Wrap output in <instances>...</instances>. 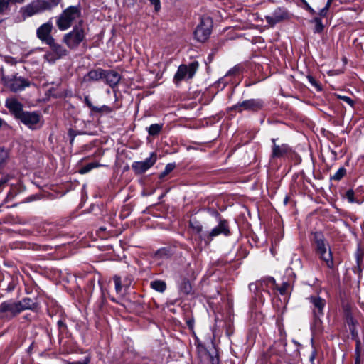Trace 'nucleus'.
<instances>
[{"instance_id": "obj_1", "label": "nucleus", "mask_w": 364, "mask_h": 364, "mask_svg": "<svg viewBox=\"0 0 364 364\" xmlns=\"http://www.w3.org/2000/svg\"><path fill=\"white\" fill-rule=\"evenodd\" d=\"M75 22L77 24L83 23L80 6H70L63 10L58 17L56 24L60 30L64 31L69 28Z\"/></svg>"}, {"instance_id": "obj_2", "label": "nucleus", "mask_w": 364, "mask_h": 364, "mask_svg": "<svg viewBox=\"0 0 364 364\" xmlns=\"http://www.w3.org/2000/svg\"><path fill=\"white\" fill-rule=\"evenodd\" d=\"M212 28V18L209 16H202L193 33L195 39L198 43H205L210 36Z\"/></svg>"}, {"instance_id": "obj_3", "label": "nucleus", "mask_w": 364, "mask_h": 364, "mask_svg": "<svg viewBox=\"0 0 364 364\" xmlns=\"http://www.w3.org/2000/svg\"><path fill=\"white\" fill-rule=\"evenodd\" d=\"M314 239L316 245L317 254L319 255L320 258L325 262L328 267L332 268L333 267V261L328 245L326 243L321 233H315Z\"/></svg>"}, {"instance_id": "obj_4", "label": "nucleus", "mask_w": 364, "mask_h": 364, "mask_svg": "<svg viewBox=\"0 0 364 364\" xmlns=\"http://www.w3.org/2000/svg\"><path fill=\"white\" fill-rule=\"evenodd\" d=\"M223 235L228 236L230 235L228 222L225 219L220 218L218 225L213 228L209 232L205 233L201 235V240H204L206 245L210 243L214 237Z\"/></svg>"}, {"instance_id": "obj_5", "label": "nucleus", "mask_w": 364, "mask_h": 364, "mask_svg": "<svg viewBox=\"0 0 364 364\" xmlns=\"http://www.w3.org/2000/svg\"><path fill=\"white\" fill-rule=\"evenodd\" d=\"M198 68V63L197 61H193L188 65H181L174 75V80L176 82H180L184 80L191 79L194 76Z\"/></svg>"}, {"instance_id": "obj_6", "label": "nucleus", "mask_w": 364, "mask_h": 364, "mask_svg": "<svg viewBox=\"0 0 364 364\" xmlns=\"http://www.w3.org/2000/svg\"><path fill=\"white\" fill-rule=\"evenodd\" d=\"M19 314L16 301L9 299L0 304V319L10 320Z\"/></svg>"}, {"instance_id": "obj_7", "label": "nucleus", "mask_w": 364, "mask_h": 364, "mask_svg": "<svg viewBox=\"0 0 364 364\" xmlns=\"http://www.w3.org/2000/svg\"><path fill=\"white\" fill-rule=\"evenodd\" d=\"M31 129H37L42 125L41 116L36 112L24 111L18 119Z\"/></svg>"}, {"instance_id": "obj_8", "label": "nucleus", "mask_w": 364, "mask_h": 364, "mask_svg": "<svg viewBox=\"0 0 364 364\" xmlns=\"http://www.w3.org/2000/svg\"><path fill=\"white\" fill-rule=\"evenodd\" d=\"M85 33L82 24L76 25L72 31L64 36V42L68 45H78L85 38Z\"/></svg>"}, {"instance_id": "obj_9", "label": "nucleus", "mask_w": 364, "mask_h": 364, "mask_svg": "<svg viewBox=\"0 0 364 364\" xmlns=\"http://www.w3.org/2000/svg\"><path fill=\"white\" fill-rule=\"evenodd\" d=\"M157 155L155 152H151L149 158L141 161H134L132 168L136 174H141L152 167L156 162Z\"/></svg>"}, {"instance_id": "obj_10", "label": "nucleus", "mask_w": 364, "mask_h": 364, "mask_svg": "<svg viewBox=\"0 0 364 364\" xmlns=\"http://www.w3.org/2000/svg\"><path fill=\"white\" fill-rule=\"evenodd\" d=\"M263 107V102L259 99H250L244 100L242 102L234 105L231 109L237 110L240 112L243 110L257 111Z\"/></svg>"}, {"instance_id": "obj_11", "label": "nucleus", "mask_w": 364, "mask_h": 364, "mask_svg": "<svg viewBox=\"0 0 364 364\" xmlns=\"http://www.w3.org/2000/svg\"><path fill=\"white\" fill-rule=\"evenodd\" d=\"M53 26L50 22H47L41 26L37 30V36L41 40L42 43L48 46H52L53 38L50 36V32Z\"/></svg>"}, {"instance_id": "obj_12", "label": "nucleus", "mask_w": 364, "mask_h": 364, "mask_svg": "<svg viewBox=\"0 0 364 364\" xmlns=\"http://www.w3.org/2000/svg\"><path fill=\"white\" fill-rule=\"evenodd\" d=\"M265 18L268 24L272 27L275 24L289 18V14L284 9L277 8L271 15L266 16Z\"/></svg>"}, {"instance_id": "obj_13", "label": "nucleus", "mask_w": 364, "mask_h": 364, "mask_svg": "<svg viewBox=\"0 0 364 364\" xmlns=\"http://www.w3.org/2000/svg\"><path fill=\"white\" fill-rule=\"evenodd\" d=\"M309 299L311 304V309L314 316L319 318L320 316L323 315V309L326 306L325 299L316 296H311Z\"/></svg>"}, {"instance_id": "obj_14", "label": "nucleus", "mask_w": 364, "mask_h": 364, "mask_svg": "<svg viewBox=\"0 0 364 364\" xmlns=\"http://www.w3.org/2000/svg\"><path fill=\"white\" fill-rule=\"evenodd\" d=\"M49 48V50H47L44 55L45 59L49 63L55 62L56 60L66 55L67 51L63 48V47Z\"/></svg>"}, {"instance_id": "obj_15", "label": "nucleus", "mask_w": 364, "mask_h": 364, "mask_svg": "<svg viewBox=\"0 0 364 364\" xmlns=\"http://www.w3.org/2000/svg\"><path fill=\"white\" fill-rule=\"evenodd\" d=\"M44 10L43 8L41 6V5L38 3H32L30 4L23 8L21 9L20 13L22 15L23 19L31 17L35 14L41 13Z\"/></svg>"}, {"instance_id": "obj_16", "label": "nucleus", "mask_w": 364, "mask_h": 364, "mask_svg": "<svg viewBox=\"0 0 364 364\" xmlns=\"http://www.w3.org/2000/svg\"><path fill=\"white\" fill-rule=\"evenodd\" d=\"M6 107L16 119H18L20 115L24 112L22 104L15 98L7 99L6 101Z\"/></svg>"}, {"instance_id": "obj_17", "label": "nucleus", "mask_w": 364, "mask_h": 364, "mask_svg": "<svg viewBox=\"0 0 364 364\" xmlns=\"http://www.w3.org/2000/svg\"><path fill=\"white\" fill-rule=\"evenodd\" d=\"M105 70L102 68L91 70L83 77L82 82L98 81L104 78Z\"/></svg>"}, {"instance_id": "obj_18", "label": "nucleus", "mask_w": 364, "mask_h": 364, "mask_svg": "<svg viewBox=\"0 0 364 364\" xmlns=\"http://www.w3.org/2000/svg\"><path fill=\"white\" fill-rule=\"evenodd\" d=\"M107 85L113 87L117 85L121 77L119 74L114 70H105L104 78Z\"/></svg>"}, {"instance_id": "obj_19", "label": "nucleus", "mask_w": 364, "mask_h": 364, "mask_svg": "<svg viewBox=\"0 0 364 364\" xmlns=\"http://www.w3.org/2000/svg\"><path fill=\"white\" fill-rule=\"evenodd\" d=\"M29 85L28 82L23 78L19 77L12 80L10 83V88L14 92H18Z\"/></svg>"}, {"instance_id": "obj_20", "label": "nucleus", "mask_w": 364, "mask_h": 364, "mask_svg": "<svg viewBox=\"0 0 364 364\" xmlns=\"http://www.w3.org/2000/svg\"><path fill=\"white\" fill-rule=\"evenodd\" d=\"M19 312H22L24 310L32 309L35 307V303L30 298H23L21 301H16Z\"/></svg>"}, {"instance_id": "obj_21", "label": "nucleus", "mask_w": 364, "mask_h": 364, "mask_svg": "<svg viewBox=\"0 0 364 364\" xmlns=\"http://www.w3.org/2000/svg\"><path fill=\"white\" fill-rule=\"evenodd\" d=\"M260 286L261 289H262L263 290H265L266 289H267V291H274L277 289V284H276V281L272 277L267 278L266 279L261 282Z\"/></svg>"}, {"instance_id": "obj_22", "label": "nucleus", "mask_w": 364, "mask_h": 364, "mask_svg": "<svg viewBox=\"0 0 364 364\" xmlns=\"http://www.w3.org/2000/svg\"><path fill=\"white\" fill-rule=\"evenodd\" d=\"M273 143L275 142V140L272 139ZM288 146L287 145L278 146L274 144L272 149V156L274 157H281L284 155L288 151Z\"/></svg>"}, {"instance_id": "obj_23", "label": "nucleus", "mask_w": 364, "mask_h": 364, "mask_svg": "<svg viewBox=\"0 0 364 364\" xmlns=\"http://www.w3.org/2000/svg\"><path fill=\"white\" fill-rule=\"evenodd\" d=\"M151 287L156 291L163 293L166 289V284L162 280H154L150 284Z\"/></svg>"}, {"instance_id": "obj_24", "label": "nucleus", "mask_w": 364, "mask_h": 364, "mask_svg": "<svg viewBox=\"0 0 364 364\" xmlns=\"http://www.w3.org/2000/svg\"><path fill=\"white\" fill-rule=\"evenodd\" d=\"M180 291L185 294H189L191 292L192 287L189 281L184 279L180 284Z\"/></svg>"}, {"instance_id": "obj_25", "label": "nucleus", "mask_w": 364, "mask_h": 364, "mask_svg": "<svg viewBox=\"0 0 364 364\" xmlns=\"http://www.w3.org/2000/svg\"><path fill=\"white\" fill-rule=\"evenodd\" d=\"M163 125L159 124H151L148 128V132L150 135L154 136L158 134L162 129Z\"/></svg>"}, {"instance_id": "obj_26", "label": "nucleus", "mask_w": 364, "mask_h": 364, "mask_svg": "<svg viewBox=\"0 0 364 364\" xmlns=\"http://www.w3.org/2000/svg\"><path fill=\"white\" fill-rule=\"evenodd\" d=\"M190 227L196 233H200L203 230V226L201 225V224L198 221L193 220H191L190 221Z\"/></svg>"}, {"instance_id": "obj_27", "label": "nucleus", "mask_w": 364, "mask_h": 364, "mask_svg": "<svg viewBox=\"0 0 364 364\" xmlns=\"http://www.w3.org/2000/svg\"><path fill=\"white\" fill-rule=\"evenodd\" d=\"M100 165L97 163H90L85 166L84 167L81 168L79 171L80 173L85 174L88 173L90 171H91L92 168L98 167Z\"/></svg>"}, {"instance_id": "obj_28", "label": "nucleus", "mask_w": 364, "mask_h": 364, "mask_svg": "<svg viewBox=\"0 0 364 364\" xmlns=\"http://www.w3.org/2000/svg\"><path fill=\"white\" fill-rule=\"evenodd\" d=\"M346 173V169L341 167L331 177V178L334 181H339L345 176Z\"/></svg>"}, {"instance_id": "obj_29", "label": "nucleus", "mask_w": 364, "mask_h": 364, "mask_svg": "<svg viewBox=\"0 0 364 364\" xmlns=\"http://www.w3.org/2000/svg\"><path fill=\"white\" fill-rule=\"evenodd\" d=\"M113 279L115 284L116 291L119 294L121 292L122 288L121 277L116 275L114 277Z\"/></svg>"}, {"instance_id": "obj_30", "label": "nucleus", "mask_w": 364, "mask_h": 364, "mask_svg": "<svg viewBox=\"0 0 364 364\" xmlns=\"http://www.w3.org/2000/svg\"><path fill=\"white\" fill-rule=\"evenodd\" d=\"M290 287V284L287 282H284L282 284V286L281 287H277V291L280 293L282 295H284L287 293L288 289Z\"/></svg>"}, {"instance_id": "obj_31", "label": "nucleus", "mask_w": 364, "mask_h": 364, "mask_svg": "<svg viewBox=\"0 0 364 364\" xmlns=\"http://www.w3.org/2000/svg\"><path fill=\"white\" fill-rule=\"evenodd\" d=\"M7 158V152L4 149H0V168L5 164Z\"/></svg>"}, {"instance_id": "obj_32", "label": "nucleus", "mask_w": 364, "mask_h": 364, "mask_svg": "<svg viewBox=\"0 0 364 364\" xmlns=\"http://www.w3.org/2000/svg\"><path fill=\"white\" fill-rule=\"evenodd\" d=\"M346 198L350 203H358V200L354 198V191L351 189L347 191L346 193Z\"/></svg>"}, {"instance_id": "obj_33", "label": "nucleus", "mask_w": 364, "mask_h": 364, "mask_svg": "<svg viewBox=\"0 0 364 364\" xmlns=\"http://www.w3.org/2000/svg\"><path fill=\"white\" fill-rule=\"evenodd\" d=\"M174 168H175L174 164H168L166 166L164 171L161 173V176L164 177V176L168 175L170 172H171L173 170Z\"/></svg>"}, {"instance_id": "obj_34", "label": "nucleus", "mask_w": 364, "mask_h": 364, "mask_svg": "<svg viewBox=\"0 0 364 364\" xmlns=\"http://www.w3.org/2000/svg\"><path fill=\"white\" fill-rule=\"evenodd\" d=\"M10 0H0V14L4 13L9 6V1Z\"/></svg>"}, {"instance_id": "obj_35", "label": "nucleus", "mask_w": 364, "mask_h": 364, "mask_svg": "<svg viewBox=\"0 0 364 364\" xmlns=\"http://www.w3.org/2000/svg\"><path fill=\"white\" fill-rule=\"evenodd\" d=\"M95 112L110 113L112 112V109L107 105H103L100 107H97V109H95Z\"/></svg>"}, {"instance_id": "obj_36", "label": "nucleus", "mask_w": 364, "mask_h": 364, "mask_svg": "<svg viewBox=\"0 0 364 364\" xmlns=\"http://www.w3.org/2000/svg\"><path fill=\"white\" fill-rule=\"evenodd\" d=\"M359 344H360V341H358L357 344H356V349H355V353H356L355 364H359L360 361V351L359 349Z\"/></svg>"}, {"instance_id": "obj_37", "label": "nucleus", "mask_w": 364, "mask_h": 364, "mask_svg": "<svg viewBox=\"0 0 364 364\" xmlns=\"http://www.w3.org/2000/svg\"><path fill=\"white\" fill-rule=\"evenodd\" d=\"M85 102L87 107H89L92 111L95 112V109H97V107H95L91 101L90 100L89 97L87 96L85 97Z\"/></svg>"}, {"instance_id": "obj_38", "label": "nucleus", "mask_w": 364, "mask_h": 364, "mask_svg": "<svg viewBox=\"0 0 364 364\" xmlns=\"http://www.w3.org/2000/svg\"><path fill=\"white\" fill-rule=\"evenodd\" d=\"M315 21H316V31H318V32L321 31L322 29H323V25H322L321 21L318 18H316Z\"/></svg>"}, {"instance_id": "obj_39", "label": "nucleus", "mask_w": 364, "mask_h": 364, "mask_svg": "<svg viewBox=\"0 0 364 364\" xmlns=\"http://www.w3.org/2000/svg\"><path fill=\"white\" fill-rule=\"evenodd\" d=\"M240 73V67L235 66L230 69L227 75H236L237 73Z\"/></svg>"}, {"instance_id": "obj_40", "label": "nucleus", "mask_w": 364, "mask_h": 364, "mask_svg": "<svg viewBox=\"0 0 364 364\" xmlns=\"http://www.w3.org/2000/svg\"><path fill=\"white\" fill-rule=\"evenodd\" d=\"M249 288L250 291L257 290L258 288H261L260 282L259 283H252L249 285Z\"/></svg>"}, {"instance_id": "obj_41", "label": "nucleus", "mask_w": 364, "mask_h": 364, "mask_svg": "<svg viewBox=\"0 0 364 364\" xmlns=\"http://www.w3.org/2000/svg\"><path fill=\"white\" fill-rule=\"evenodd\" d=\"M341 98L344 101L346 102V103H348V105L353 106V100L350 98L349 97H347V96H342L341 97Z\"/></svg>"}, {"instance_id": "obj_42", "label": "nucleus", "mask_w": 364, "mask_h": 364, "mask_svg": "<svg viewBox=\"0 0 364 364\" xmlns=\"http://www.w3.org/2000/svg\"><path fill=\"white\" fill-rule=\"evenodd\" d=\"M307 79L309 80V82L314 87H318V83L316 81V80L312 77V76H307Z\"/></svg>"}, {"instance_id": "obj_43", "label": "nucleus", "mask_w": 364, "mask_h": 364, "mask_svg": "<svg viewBox=\"0 0 364 364\" xmlns=\"http://www.w3.org/2000/svg\"><path fill=\"white\" fill-rule=\"evenodd\" d=\"M150 2L155 6L156 11L160 9V1L159 0H149Z\"/></svg>"}, {"instance_id": "obj_44", "label": "nucleus", "mask_w": 364, "mask_h": 364, "mask_svg": "<svg viewBox=\"0 0 364 364\" xmlns=\"http://www.w3.org/2000/svg\"><path fill=\"white\" fill-rule=\"evenodd\" d=\"M88 363H89V359L86 358L83 361H75V362H73V363H71L70 364H88Z\"/></svg>"}, {"instance_id": "obj_45", "label": "nucleus", "mask_w": 364, "mask_h": 364, "mask_svg": "<svg viewBox=\"0 0 364 364\" xmlns=\"http://www.w3.org/2000/svg\"><path fill=\"white\" fill-rule=\"evenodd\" d=\"M328 9H325V7L322 9L320 11L321 16H325L327 14Z\"/></svg>"}, {"instance_id": "obj_46", "label": "nucleus", "mask_w": 364, "mask_h": 364, "mask_svg": "<svg viewBox=\"0 0 364 364\" xmlns=\"http://www.w3.org/2000/svg\"><path fill=\"white\" fill-rule=\"evenodd\" d=\"M331 4V2L327 1L326 5L325 6V9H328V10Z\"/></svg>"}, {"instance_id": "obj_47", "label": "nucleus", "mask_w": 364, "mask_h": 364, "mask_svg": "<svg viewBox=\"0 0 364 364\" xmlns=\"http://www.w3.org/2000/svg\"><path fill=\"white\" fill-rule=\"evenodd\" d=\"M10 1L14 3H21L23 1V0H10Z\"/></svg>"}, {"instance_id": "obj_48", "label": "nucleus", "mask_w": 364, "mask_h": 364, "mask_svg": "<svg viewBox=\"0 0 364 364\" xmlns=\"http://www.w3.org/2000/svg\"><path fill=\"white\" fill-rule=\"evenodd\" d=\"M58 324H59V325H62V324H63L62 321H58Z\"/></svg>"}, {"instance_id": "obj_49", "label": "nucleus", "mask_w": 364, "mask_h": 364, "mask_svg": "<svg viewBox=\"0 0 364 364\" xmlns=\"http://www.w3.org/2000/svg\"><path fill=\"white\" fill-rule=\"evenodd\" d=\"M129 285V283L124 284V286L127 287Z\"/></svg>"}, {"instance_id": "obj_50", "label": "nucleus", "mask_w": 364, "mask_h": 364, "mask_svg": "<svg viewBox=\"0 0 364 364\" xmlns=\"http://www.w3.org/2000/svg\"><path fill=\"white\" fill-rule=\"evenodd\" d=\"M311 12H314V10L312 9H309Z\"/></svg>"}, {"instance_id": "obj_51", "label": "nucleus", "mask_w": 364, "mask_h": 364, "mask_svg": "<svg viewBox=\"0 0 364 364\" xmlns=\"http://www.w3.org/2000/svg\"><path fill=\"white\" fill-rule=\"evenodd\" d=\"M332 1H333V0H328V1H329V2H332Z\"/></svg>"}]
</instances>
